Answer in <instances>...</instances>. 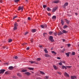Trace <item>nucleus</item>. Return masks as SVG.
<instances>
[{
	"label": "nucleus",
	"mask_w": 79,
	"mask_h": 79,
	"mask_svg": "<svg viewBox=\"0 0 79 79\" xmlns=\"http://www.w3.org/2000/svg\"><path fill=\"white\" fill-rule=\"evenodd\" d=\"M17 27H18V24H17V23L15 22L14 24V27L13 28L14 31H15V30L17 29L18 28Z\"/></svg>",
	"instance_id": "obj_1"
},
{
	"label": "nucleus",
	"mask_w": 79,
	"mask_h": 79,
	"mask_svg": "<svg viewBox=\"0 0 79 79\" xmlns=\"http://www.w3.org/2000/svg\"><path fill=\"white\" fill-rule=\"evenodd\" d=\"M47 26L46 24H44V25H42L40 26V27H42L43 29H44L45 27H47Z\"/></svg>",
	"instance_id": "obj_2"
},
{
	"label": "nucleus",
	"mask_w": 79,
	"mask_h": 79,
	"mask_svg": "<svg viewBox=\"0 0 79 79\" xmlns=\"http://www.w3.org/2000/svg\"><path fill=\"white\" fill-rule=\"evenodd\" d=\"M49 39L51 42H54V40L53 39V36H50Z\"/></svg>",
	"instance_id": "obj_3"
},
{
	"label": "nucleus",
	"mask_w": 79,
	"mask_h": 79,
	"mask_svg": "<svg viewBox=\"0 0 79 79\" xmlns=\"http://www.w3.org/2000/svg\"><path fill=\"white\" fill-rule=\"evenodd\" d=\"M57 9H58V7H56L53 8L52 10V12H55Z\"/></svg>",
	"instance_id": "obj_4"
},
{
	"label": "nucleus",
	"mask_w": 79,
	"mask_h": 79,
	"mask_svg": "<svg viewBox=\"0 0 79 79\" xmlns=\"http://www.w3.org/2000/svg\"><path fill=\"white\" fill-rule=\"evenodd\" d=\"M0 73L1 74H3L4 73V72L5 71V70L3 69H2L0 70Z\"/></svg>",
	"instance_id": "obj_5"
},
{
	"label": "nucleus",
	"mask_w": 79,
	"mask_h": 79,
	"mask_svg": "<svg viewBox=\"0 0 79 79\" xmlns=\"http://www.w3.org/2000/svg\"><path fill=\"white\" fill-rule=\"evenodd\" d=\"M23 7H21V6L19 7L18 10L19 11V10H21V11H23Z\"/></svg>",
	"instance_id": "obj_6"
},
{
	"label": "nucleus",
	"mask_w": 79,
	"mask_h": 79,
	"mask_svg": "<svg viewBox=\"0 0 79 79\" xmlns=\"http://www.w3.org/2000/svg\"><path fill=\"white\" fill-rule=\"evenodd\" d=\"M64 75L65 76H66V77H69V75L68 73L66 72H65L64 73Z\"/></svg>",
	"instance_id": "obj_7"
},
{
	"label": "nucleus",
	"mask_w": 79,
	"mask_h": 79,
	"mask_svg": "<svg viewBox=\"0 0 79 79\" xmlns=\"http://www.w3.org/2000/svg\"><path fill=\"white\" fill-rule=\"evenodd\" d=\"M53 67L55 70H56V69H58V67L55 65H53Z\"/></svg>",
	"instance_id": "obj_8"
},
{
	"label": "nucleus",
	"mask_w": 79,
	"mask_h": 79,
	"mask_svg": "<svg viewBox=\"0 0 79 79\" xmlns=\"http://www.w3.org/2000/svg\"><path fill=\"white\" fill-rule=\"evenodd\" d=\"M71 79H77L76 77L75 76H71Z\"/></svg>",
	"instance_id": "obj_9"
},
{
	"label": "nucleus",
	"mask_w": 79,
	"mask_h": 79,
	"mask_svg": "<svg viewBox=\"0 0 79 79\" xmlns=\"http://www.w3.org/2000/svg\"><path fill=\"white\" fill-rule=\"evenodd\" d=\"M68 2L65 3L64 5L63 6L64 8H65L66 6H68Z\"/></svg>",
	"instance_id": "obj_10"
},
{
	"label": "nucleus",
	"mask_w": 79,
	"mask_h": 79,
	"mask_svg": "<svg viewBox=\"0 0 79 79\" xmlns=\"http://www.w3.org/2000/svg\"><path fill=\"white\" fill-rule=\"evenodd\" d=\"M25 74H27V76H29V75H31V73H30L29 72H25Z\"/></svg>",
	"instance_id": "obj_11"
},
{
	"label": "nucleus",
	"mask_w": 79,
	"mask_h": 79,
	"mask_svg": "<svg viewBox=\"0 0 79 79\" xmlns=\"http://www.w3.org/2000/svg\"><path fill=\"white\" fill-rule=\"evenodd\" d=\"M62 69H67V68H66V67L64 65H63L62 66Z\"/></svg>",
	"instance_id": "obj_12"
},
{
	"label": "nucleus",
	"mask_w": 79,
	"mask_h": 79,
	"mask_svg": "<svg viewBox=\"0 0 79 79\" xmlns=\"http://www.w3.org/2000/svg\"><path fill=\"white\" fill-rule=\"evenodd\" d=\"M44 56H46V57H51L50 56H49V55L48 54H44Z\"/></svg>",
	"instance_id": "obj_13"
},
{
	"label": "nucleus",
	"mask_w": 79,
	"mask_h": 79,
	"mask_svg": "<svg viewBox=\"0 0 79 79\" xmlns=\"http://www.w3.org/2000/svg\"><path fill=\"white\" fill-rule=\"evenodd\" d=\"M64 21H63V20L61 19V23L62 24V25H64Z\"/></svg>",
	"instance_id": "obj_14"
},
{
	"label": "nucleus",
	"mask_w": 79,
	"mask_h": 79,
	"mask_svg": "<svg viewBox=\"0 0 79 79\" xmlns=\"http://www.w3.org/2000/svg\"><path fill=\"white\" fill-rule=\"evenodd\" d=\"M36 29H32L31 30V32H36Z\"/></svg>",
	"instance_id": "obj_15"
},
{
	"label": "nucleus",
	"mask_w": 79,
	"mask_h": 79,
	"mask_svg": "<svg viewBox=\"0 0 79 79\" xmlns=\"http://www.w3.org/2000/svg\"><path fill=\"white\" fill-rule=\"evenodd\" d=\"M61 34H63V33H62L61 31H59L58 34V35H61Z\"/></svg>",
	"instance_id": "obj_16"
},
{
	"label": "nucleus",
	"mask_w": 79,
	"mask_h": 79,
	"mask_svg": "<svg viewBox=\"0 0 79 79\" xmlns=\"http://www.w3.org/2000/svg\"><path fill=\"white\" fill-rule=\"evenodd\" d=\"M9 69H13V67L11 66H10L8 68Z\"/></svg>",
	"instance_id": "obj_17"
},
{
	"label": "nucleus",
	"mask_w": 79,
	"mask_h": 79,
	"mask_svg": "<svg viewBox=\"0 0 79 79\" xmlns=\"http://www.w3.org/2000/svg\"><path fill=\"white\" fill-rule=\"evenodd\" d=\"M62 32H63V33H67V32H68V31L64 30H63L62 31Z\"/></svg>",
	"instance_id": "obj_18"
},
{
	"label": "nucleus",
	"mask_w": 79,
	"mask_h": 79,
	"mask_svg": "<svg viewBox=\"0 0 79 79\" xmlns=\"http://www.w3.org/2000/svg\"><path fill=\"white\" fill-rule=\"evenodd\" d=\"M27 70L26 69H23L22 70L21 72H27Z\"/></svg>",
	"instance_id": "obj_19"
},
{
	"label": "nucleus",
	"mask_w": 79,
	"mask_h": 79,
	"mask_svg": "<svg viewBox=\"0 0 79 79\" xmlns=\"http://www.w3.org/2000/svg\"><path fill=\"white\" fill-rule=\"evenodd\" d=\"M28 69H29V70H32V71L34 70V68H28Z\"/></svg>",
	"instance_id": "obj_20"
},
{
	"label": "nucleus",
	"mask_w": 79,
	"mask_h": 79,
	"mask_svg": "<svg viewBox=\"0 0 79 79\" xmlns=\"http://www.w3.org/2000/svg\"><path fill=\"white\" fill-rule=\"evenodd\" d=\"M51 53H54V55H56V52L54 51H51Z\"/></svg>",
	"instance_id": "obj_21"
},
{
	"label": "nucleus",
	"mask_w": 79,
	"mask_h": 79,
	"mask_svg": "<svg viewBox=\"0 0 79 79\" xmlns=\"http://www.w3.org/2000/svg\"><path fill=\"white\" fill-rule=\"evenodd\" d=\"M51 53H54V55H56V52L54 51H51Z\"/></svg>",
	"instance_id": "obj_22"
},
{
	"label": "nucleus",
	"mask_w": 79,
	"mask_h": 79,
	"mask_svg": "<svg viewBox=\"0 0 79 79\" xmlns=\"http://www.w3.org/2000/svg\"><path fill=\"white\" fill-rule=\"evenodd\" d=\"M55 3H59V1H56L54 2Z\"/></svg>",
	"instance_id": "obj_23"
},
{
	"label": "nucleus",
	"mask_w": 79,
	"mask_h": 79,
	"mask_svg": "<svg viewBox=\"0 0 79 79\" xmlns=\"http://www.w3.org/2000/svg\"><path fill=\"white\" fill-rule=\"evenodd\" d=\"M52 19H56V16H53L52 17Z\"/></svg>",
	"instance_id": "obj_24"
},
{
	"label": "nucleus",
	"mask_w": 79,
	"mask_h": 79,
	"mask_svg": "<svg viewBox=\"0 0 79 79\" xmlns=\"http://www.w3.org/2000/svg\"><path fill=\"white\" fill-rule=\"evenodd\" d=\"M40 73L41 74H45V73L42 71H40Z\"/></svg>",
	"instance_id": "obj_25"
},
{
	"label": "nucleus",
	"mask_w": 79,
	"mask_h": 79,
	"mask_svg": "<svg viewBox=\"0 0 79 79\" xmlns=\"http://www.w3.org/2000/svg\"><path fill=\"white\" fill-rule=\"evenodd\" d=\"M36 60L37 61H40V60H41V59L40 58H38Z\"/></svg>",
	"instance_id": "obj_26"
},
{
	"label": "nucleus",
	"mask_w": 79,
	"mask_h": 79,
	"mask_svg": "<svg viewBox=\"0 0 79 79\" xmlns=\"http://www.w3.org/2000/svg\"><path fill=\"white\" fill-rule=\"evenodd\" d=\"M9 41H8V42L10 43V42H12V40H11V39H9Z\"/></svg>",
	"instance_id": "obj_27"
},
{
	"label": "nucleus",
	"mask_w": 79,
	"mask_h": 79,
	"mask_svg": "<svg viewBox=\"0 0 79 79\" xmlns=\"http://www.w3.org/2000/svg\"><path fill=\"white\" fill-rule=\"evenodd\" d=\"M17 75L18 76H19V77H21V75L20 73H18Z\"/></svg>",
	"instance_id": "obj_28"
},
{
	"label": "nucleus",
	"mask_w": 79,
	"mask_h": 79,
	"mask_svg": "<svg viewBox=\"0 0 79 79\" xmlns=\"http://www.w3.org/2000/svg\"><path fill=\"white\" fill-rule=\"evenodd\" d=\"M64 29H66V28H67V27H68V26L67 25H65L64 26Z\"/></svg>",
	"instance_id": "obj_29"
},
{
	"label": "nucleus",
	"mask_w": 79,
	"mask_h": 79,
	"mask_svg": "<svg viewBox=\"0 0 79 79\" xmlns=\"http://www.w3.org/2000/svg\"><path fill=\"white\" fill-rule=\"evenodd\" d=\"M44 51L46 53H48V51H47V49H44Z\"/></svg>",
	"instance_id": "obj_30"
},
{
	"label": "nucleus",
	"mask_w": 79,
	"mask_h": 79,
	"mask_svg": "<svg viewBox=\"0 0 79 79\" xmlns=\"http://www.w3.org/2000/svg\"><path fill=\"white\" fill-rule=\"evenodd\" d=\"M65 55H67V56H69V53H65Z\"/></svg>",
	"instance_id": "obj_31"
},
{
	"label": "nucleus",
	"mask_w": 79,
	"mask_h": 79,
	"mask_svg": "<svg viewBox=\"0 0 79 79\" xmlns=\"http://www.w3.org/2000/svg\"><path fill=\"white\" fill-rule=\"evenodd\" d=\"M71 67H72L71 66H66V68H70Z\"/></svg>",
	"instance_id": "obj_32"
},
{
	"label": "nucleus",
	"mask_w": 79,
	"mask_h": 79,
	"mask_svg": "<svg viewBox=\"0 0 79 79\" xmlns=\"http://www.w3.org/2000/svg\"><path fill=\"white\" fill-rule=\"evenodd\" d=\"M47 10L48 11H50V10H51V9H50L49 7H48L47 8Z\"/></svg>",
	"instance_id": "obj_33"
},
{
	"label": "nucleus",
	"mask_w": 79,
	"mask_h": 79,
	"mask_svg": "<svg viewBox=\"0 0 79 79\" xmlns=\"http://www.w3.org/2000/svg\"><path fill=\"white\" fill-rule=\"evenodd\" d=\"M72 55H75V52H73L72 53Z\"/></svg>",
	"instance_id": "obj_34"
},
{
	"label": "nucleus",
	"mask_w": 79,
	"mask_h": 79,
	"mask_svg": "<svg viewBox=\"0 0 79 79\" xmlns=\"http://www.w3.org/2000/svg\"><path fill=\"white\" fill-rule=\"evenodd\" d=\"M53 33V32L52 31H50L49 32V34L50 35H51V34Z\"/></svg>",
	"instance_id": "obj_35"
},
{
	"label": "nucleus",
	"mask_w": 79,
	"mask_h": 79,
	"mask_svg": "<svg viewBox=\"0 0 79 79\" xmlns=\"http://www.w3.org/2000/svg\"><path fill=\"white\" fill-rule=\"evenodd\" d=\"M29 62L32 63V64H33V63H34V61H30Z\"/></svg>",
	"instance_id": "obj_36"
},
{
	"label": "nucleus",
	"mask_w": 79,
	"mask_h": 79,
	"mask_svg": "<svg viewBox=\"0 0 79 79\" xmlns=\"http://www.w3.org/2000/svg\"><path fill=\"white\" fill-rule=\"evenodd\" d=\"M17 18V15H16L15 16H14L13 18V19H15V18Z\"/></svg>",
	"instance_id": "obj_37"
},
{
	"label": "nucleus",
	"mask_w": 79,
	"mask_h": 79,
	"mask_svg": "<svg viewBox=\"0 0 79 79\" xmlns=\"http://www.w3.org/2000/svg\"><path fill=\"white\" fill-rule=\"evenodd\" d=\"M27 34H28V32H26L25 33L24 35H27Z\"/></svg>",
	"instance_id": "obj_38"
},
{
	"label": "nucleus",
	"mask_w": 79,
	"mask_h": 79,
	"mask_svg": "<svg viewBox=\"0 0 79 79\" xmlns=\"http://www.w3.org/2000/svg\"><path fill=\"white\" fill-rule=\"evenodd\" d=\"M66 22H67V24H69V21L68 20H66Z\"/></svg>",
	"instance_id": "obj_39"
},
{
	"label": "nucleus",
	"mask_w": 79,
	"mask_h": 79,
	"mask_svg": "<svg viewBox=\"0 0 79 79\" xmlns=\"http://www.w3.org/2000/svg\"><path fill=\"white\" fill-rule=\"evenodd\" d=\"M43 6V8H46V7H47V6L45 5H44Z\"/></svg>",
	"instance_id": "obj_40"
},
{
	"label": "nucleus",
	"mask_w": 79,
	"mask_h": 79,
	"mask_svg": "<svg viewBox=\"0 0 79 79\" xmlns=\"http://www.w3.org/2000/svg\"><path fill=\"white\" fill-rule=\"evenodd\" d=\"M19 0H15V2H19Z\"/></svg>",
	"instance_id": "obj_41"
},
{
	"label": "nucleus",
	"mask_w": 79,
	"mask_h": 79,
	"mask_svg": "<svg viewBox=\"0 0 79 79\" xmlns=\"http://www.w3.org/2000/svg\"><path fill=\"white\" fill-rule=\"evenodd\" d=\"M59 64L60 65V66H61L62 65V63L61 62L59 63Z\"/></svg>",
	"instance_id": "obj_42"
},
{
	"label": "nucleus",
	"mask_w": 79,
	"mask_h": 79,
	"mask_svg": "<svg viewBox=\"0 0 79 79\" xmlns=\"http://www.w3.org/2000/svg\"><path fill=\"white\" fill-rule=\"evenodd\" d=\"M45 79H48V76H46L45 77Z\"/></svg>",
	"instance_id": "obj_43"
},
{
	"label": "nucleus",
	"mask_w": 79,
	"mask_h": 79,
	"mask_svg": "<svg viewBox=\"0 0 79 79\" xmlns=\"http://www.w3.org/2000/svg\"><path fill=\"white\" fill-rule=\"evenodd\" d=\"M48 16H51V14H50V13H48Z\"/></svg>",
	"instance_id": "obj_44"
},
{
	"label": "nucleus",
	"mask_w": 79,
	"mask_h": 79,
	"mask_svg": "<svg viewBox=\"0 0 79 79\" xmlns=\"http://www.w3.org/2000/svg\"><path fill=\"white\" fill-rule=\"evenodd\" d=\"M3 48H6V49H7V48H6V46L3 47Z\"/></svg>",
	"instance_id": "obj_45"
},
{
	"label": "nucleus",
	"mask_w": 79,
	"mask_h": 79,
	"mask_svg": "<svg viewBox=\"0 0 79 79\" xmlns=\"http://www.w3.org/2000/svg\"><path fill=\"white\" fill-rule=\"evenodd\" d=\"M67 45L68 47H70V46H71V44H67Z\"/></svg>",
	"instance_id": "obj_46"
},
{
	"label": "nucleus",
	"mask_w": 79,
	"mask_h": 79,
	"mask_svg": "<svg viewBox=\"0 0 79 79\" xmlns=\"http://www.w3.org/2000/svg\"><path fill=\"white\" fill-rule=\"evenodd\" d=\"M58 74H60V75H61V73L60 72H58Z\"/></svg>",
	"instance_id": "obj_47"
},
{
	"label": "nucleus",
	"mask_w": 79,
	"mask_h": 79,
	"mask_svg": "<svg viewBox=\"0 0 79 79\" xmlns=\"http://www.w3.org/2000/svg\"><path fill=\"white\" fill-rule=\"evenodd\" d=\"M15 59H18V57L17 56H15Z\"/></svg>",
	"instance_id": "obj_48"
},
{
	"label": "nucleus",
	"mask_w": 79,
	"mask_h": 79,
	"mask_svg": "<svg viewBox=\"0 0 79 79\" xmlns=\"http://www.w3.org/2000/svg\"><path fill=\"white\" fill-rule=\"evenodd\" d=\"M28 20H31V18L29 17H28Z\"/></svg>",
	"instance_id": "obj_49"
},
{
	"label": "nucleus",
	"mask_w": 79,
	"mask_h": 79,
	"mask_svg": "<svg viewBox=\"0 0 79 79\" xmlns=\"http://www.w3.org/2000/svg\"><path fill=\"white\" fill-rule=\"evenodd\" d=\"M57 59H58V60H60V57H57L56 58Z\"/></svg>",
	"instance_id": "obj_50"
},
{
	"label": "nucleus",
	"mask_w": 79,
	"mask_h": 79,
	"mask_svg": "<svg viewBox=\"0 0 79 79\" xmlns=\"http://www.w3.org/2000/svg\"><path fill=\"white\" fill-rule=\"evenodd\" d=\"M27 50H29V47H27Z\"/></svg>",
	"instance_id": "obj_51"
},
{
	"label": "nucleus",
	"mask_w": 79,
	"mask_h": 79,
	"mask_svg": "<svg viewBox=\"0 0 79 79\" xmlns=\"http://www.w3.org/2000/svg\"><path fill=\"white\" fill-rule=\"evenodd\" d=\"M45 34H47V33H43V35L44 36H45Z\"/></svg>",
	"instance_id": "obj_52"
},
{
	"label": "nucleus",
	"mask_w": 79,
	"mask_h": 79,
	"mask_svg": "<svg viewBox=\"0 0 79 79\" xmlns=\"http://www.w3.org/2000/svg\"><path fill=\"white\" fill-rule=\"evenodd\" d=\"M39 47H40V48H42V46H41V45H40L39 46Z\"/></svg>",
	"instance_id": "obj_53"
},
{
	"label": "nucleus",
	"mask_w": 79,
	"mask_h": 79,
	"mask_svg": "<svg viewBox=\"0 0 79 79\" xmlns=\"http://www.w3.org/2000/svg\"><path fill=\"white\" fill-rule=\"evenodd\" d=\"M31 43H32V42H33V40H31Z\"/></svg>",
	"instance_id": "obj_54"
},
{
	"label": "nucleus",
	"mask_w": 79,
	"mask_h": 79,
	"mask_svg": "<svg viewBox=\"0 0 79 79\" xmlns=\"http://www.w3.org/2000/svg\"><path fill=\"white\" fill-rule=\"evenodd\" d=\"M8 72H5V74H8Z\"/></svg>",
	"instance_id": "obj_55"
},
{
	"label": "nucleus",
	"mask_w": 79,
	"mask_h": 79,
	"mask_svg": "<svg viewBox=\"0 0 79 79\" xmlns=\"http://www.w3.org/2000/svg\"><path fill=\"white\" fill-rule=\"evenodd\" d=\"M54 35H56V33H54Z\"/></svg>",
	"instance_id": "obj_56"
},
{
	"label": "nucleus",
	"mask_w": 79,
	"mask_h": 79,
	"mask_svg": "<svg viewBox=\"0 0 79 79\" xmlns=\"http://www.w3.org/2000/svg\"><path fill=\"white\" fill-rule=\"evenodd\" d=\"M64 41H65V40L63 39V42H64Z\"/></svg>",
	"instance_id": "obj_57"
},
{
	"label": "nucleus",
	"mask_w": 79,
	"mask_h": 79,
	"mask_svg": "<svg viewBox=\"0 0 79 79\" xmlns=\"http://www.w3.org/2000/svg\"><path fill=\"white\" fill-rule=\"evenodd\" d=\"M63 51H65V49H64V48L63 49Z\"/></svg>",
	"instance_id": "obj_58"
},
{
	"label": "nucleus",
	"mask_w": 79,
	"mask_h": 79,
	"mask_svg": "<svg viewBox=\"0 0 79 79\" xmlns=\"http://www.w3.org/2000/svg\"><path fill=\"white\" fill-rule=\"evenodd\" d=\"M36 79H41V78H40L38 77V78H37Z\"/></svg>",
	"instance_id": "obj_59"
},
{
	"label": "nucleus",
	"mask_w": 79,
	"mask_h": 79,
	"mask_svg": "<svg viewBox=\"0 0 79 79\" xmlns=\"http://www.w3.org/2000/svg\"><path fill=\"white\" fill-rule=\"evenodd\" d=\"M2 1H0V3H2Z\"/></svg>",
	"instance_id": "obj_60"
},
{
	"label": "nucleus",
	"mask_w": 79,
	"mask_h": 79,
	"mask_svg": "<svg viewBox=\"0 0 79 79\" xmlns=\"http://www.w3.org/2000/svg\"><path fill=\"white\" fill-rule=\"evenodd\" d=\"M75 15H77V13H75Z\"/></svg>",
	"instance_id": "obj_61"
},
{
	"label": "nucleus",
	"mask_w": 79,
	"mask_h": 79,
	"mask_svg": "<svg viewBox=\"0 0 79 79\" xmlns=\"http://www.w3.org/2000/svg\"><path fill=\"white\" fill-rule=\"evenodd\" d=\"M25 43H23V44H22V45H25Z\"/></svg>",
	"instance_id": "obj_62"
},
{
	"label": "nucleus",
	"mask_w": 79,
	"mask_h": 79,
	"mask_svg": "<svg viewBox=\"0 0 79 79\" xmlns=\"http://www.w3.org/2000/svg\"><path fill=\"white\" fill-rule=\"evenodd\" d=\"M31 73H32V74H34V72H32Z\"/></svg>",
	"instance_id": "obj_63"
},
{
	"label": "nucleus",
	"mask_w": 79,
	"mask_h": 79,
	"mask_svg": "<svg viewBox=\"0 0 79 79\" xmlns=\"http://www.w3.org/2000/svg\"><path fill=\"white\" fill-rule=\"evenodd\" d=\"M62 53H64V51H62Z\"/></svg>",
	"instance_id": "obj_64"
}]
</instances>
